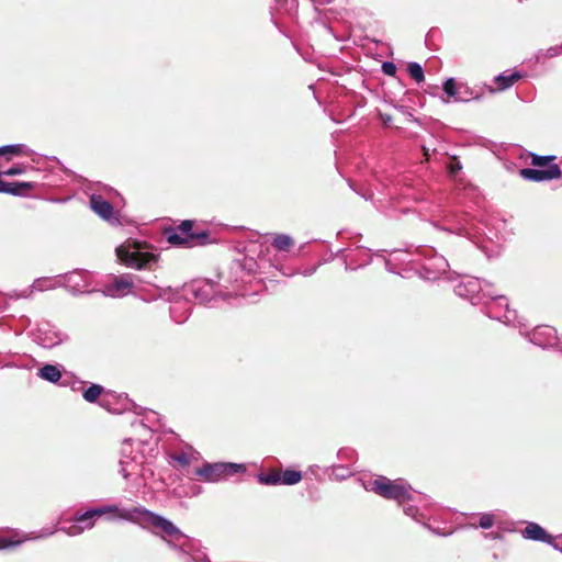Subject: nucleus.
<instances>
[{"label":"nucleus","instance_id":"nucleus-27","mask_svg":"<svg viewBox=\"0 0 562 562\" xmlns=\"http://www.w3.org/2000/svg\"><path fill=\"white\" fill-rule=\"evenodd\" d=\"M423 150H424L425 156L428 157V150L425 147L423 148Z\"/></svg>","mask_w":562,"mask_h":562},{"label":"nucleus","instance_id":"nucleus-13","mask_svg":"<svg viewBox=\"0 0 562 562\" xmlns=\"http://www.w3.org/2000/svg\"><path fill=\"white\" fill-rule=\"evenodd\" d=\"M294 245L292 237L285 234H279L274 237L272 246L280 251H288Z\"/></svg>","mask_w":562,"mask_h":562},{"label":"nucleus","instance_id":"nucleus-9","mask_svg":"<svg viewBox=\"0 0 562 562\" xmlns=\"http://www.w3.org/2000/svg\"><path fill=\"white\" fill-rule=\"evenodd\" d=\"M90 206L99 216H101L104 220L111 218L113 214V206L112 204L104 200L101 195H91L90 198Z\"/></svg>","mask_w":562,"mask_h":562},{"label":"nucleus","instance_id":"nucleus-16","mask_svg":"<svg viewBox=\"0 0 562 562\" xmlns=\"http://www.w3.org/2000/svg\"><path fill=\"white\" fill-rule=\"evenodd\" d=\"M531 165L536 167H543L552 165L551 162L555 159V156H539L536 154H531Z\"/></svg>","mask_w":562,"mask_h":562},{"label":"nucleus","instance_id":"nucleus-26","mask_svg":"<svg viewBox=\"0 0 562 562\" xmlns=\"http://www.w3.org/2000/svg\"><path fill=\"white\" fill-rule=\"evenodd\" d=\"M115 288L119 291L130 290L132 288V283L128 280L119 279V280H115Z\"/></svg>","mask_w":562,"mask_h":562},{"label":"nucleus","instance_id":"nucleus-18","mask_svg":"<svg viewBox=\"0 0 562 562\" xmlns=\"http://www.w3.org/2000/svg\"><path fill=\"white\" fill-rule=\"evenodd\" d=\"M22 145H8L0 147V156L10 154V155H21L22 154Z\"/></svg>","mask_w":562,"mask_h":562},{"label":"nucleus","instance_id":"nucleus-24","mask_svg":"<svg viewBox=\"0 0 562 562\" xmlns=\"http://www.w3.org/2000/svg\"><path fill=\"white\" fill-rule=\"evenodd\" d=\"M382 71L387 76H394L396 72V66L391 61H385L382 64Z\"/></svg>","mask_w":562,"mask_h":562},{"label":"nucleus","instance_id":"nucleus-3","mask_svg":"<svg viewBox=\"0 0 562 562\" xmlns=\"http://www.w3.org/2000/svg\"><path fill=\"white\" fill-rule=\"evenodd\" d=\"M246 471L244 464L237 463H206L202 468L196 469L195 474L207 482H217L229 475Z\"/></svg>","mask_w":562,"mask_h":562},{"label":"nucleus","instance_id":"nucleus-2","mask_svg":"<svg viewBox=\"0 0 562 562\" xmlns=\"http://www.w3.org/2000/svg\"><path fill=\"white\" fill-rule=\"evenodd\" d=\"M134 512L138 513L153 527V533L156 536L164 538L166 535L176 539L182 537L180 529L165 517L145 508H135Z\"/></svg>","mask_w":562,"mask_h":562},{"label":"nucleus","instance_id":"nucleus-5","mask_svg":"<svg viewBox=\"0 0 562 562\" xmlns=\"http://www.w3.org/2000/svg\"><path fill=\"white\" fill-rule=\"evenodd\" d=\"M302 473L300 471L286 469H269L267 472L258 474V481L263 485H294L301 482Z\"/></svg>","mask_w":562,"mask_h":562},{"label":"nucleus","instance_id":"nucleus-20","mask_svg":"<svg viewBox=\"0 0 562 562\" xmlns=\"http://www.w3.org/2000/svg\"><path fill=\"white\" fill-rule=\"evenodd\" d=\"M379 117L380 120L382 121L383 125L386 126V127H397L395 124H394V117L393 115L389 114V113H383V112H379Z\"/></svg>","mask_w":562,"mask_h":562},{"label":"nucleus","instance_id":"nucleus-7","mask_svg":"<svg viewBox=\"0 0 562 562\" xmlns=\"http://www.w3.org/2000/svg\"><path fill=\"white\" fill-rule=\"evenodd\" d=\"M116 510V506H105L101 508H95L77 516L75 520L76 522H86V528L91 529L94 526V521L92 520L94 517H100L104 514L114 513ZM83 530L85 527L74 524L68 528L67 533L69 536H77L80 535Z\"/></svg>","mask_w":562,"mask_h":562},{"label":"nucleus","instance_id":"nucleus-21","mask_svg":"<svg viewBox=\"0 0 562 562\" xmlns=\"http://www.w3.org/2000/svg\"><path fill=\"white\" fill-rule=\"evenodd\" d=\"M479 525L484 528V529H488L491 528L493 525H494V517L492 515H483L481 518H480V522Z\"/></svg>","mask_w":562,"mask_h":562},{"label":"nucleus","instance_id":"nucleus-19","mask_svg":"<svg viewBox=\"0 0 562 562\" xmlns=\"http://www.w3.org/2000/svg\"><path fill=\"white\" fill-rule=\"evenodd\" d=\"M443 91L449 95V97H454L457 94V83H456V80L453 78H449L445 81L443 83Z\"/></svg>","mask_w":562,"mask_h":562},{"label":"nucleus","instance_id":"nucleus-10","mask_svg":"<svg viewBox=\"0 0 562 562\" xmlns=\"http://www.w3.org/2000/svg\"><path fill=\"white\" fill-rule=\"evenodd\" d=\"M525 536L532 540L544 541L551 543L552 536H550L541 526L530 522L524 531Z\"/></svg>","mask_w":562,"mask_h":562},{"label":"nucleus","instance_id":"nucleus-4","mask_svg":"<svg viewBox=\"0 0 562 562\" xmlns=\"http://www.w3.org/2000/svg\"><path fill=\"white\" fill-rule=\"evenodd\" d=\"M135 249L131 250L130 246H120L116 248L117 258L126 266L143 269L150 267L151 262H157L158 257L151 252H142L139 247L134 245Z\"/></svg>","mask_w":562,"mask_h":562},{"label":"nucleus","instance_id":"nucleus-22","mask_svg":"<svg viewBox=\"0 0 562 562\" xmlns=\"http://www.w3.org/2000/svg\"><path fill=\"white\" fill-rule=\"evenodd\" d=\"M448 168H449L450 175L454 176L461 170L462 166H461L460 161L457 159V157H452Z\"/></svg>","mask_w":562,"mask_h":562},{"label":"nucleus","instance_id":"nucleus-25","mask_svg":"<svg viewBox=\"0 0 562 562\" xmlns=\"http://www.w3.org/2000/svg\"><path fill=\"white\" fill-rule=\"evenodd\" d=\"M23 172H24V168L22 166H14V167H11L8 170L1 172V176L5 175V176L12 177V176L21 175Z\"/></svg>","mask_w":562,"mask_h":562},{"label":"nucleus","instance_id":"nucleus-12","mask_svg":"<svg viewBox=\"0 0 562 562\" xmlns=\"http://www.w3.org/2000/svg\"><path fill=\"white\" fill-rule=\"evenodd\" d=\"M520 74L514 72L512 75H499L496 77L495 82L497 85V90L502 91L509 87H512L517 80L520 79Z\"/></svg>","mask_w":562,"mask_h":562},{"label":"nucleus","instance_id":"nucleus-15","mask_svg":"<svg viewBox=\"0 0 562 562\" xmlns=\"http://www.w3.org/2000/svg\"><path fill=\"white\" fill-rule=\"evenodd\" d=\"M409 76L416 81V82H423L425 79L424 71L422 66L418 63H409L407 67Z\"/></svg>","mask_w":562,"mask_h":562},{"label":"nucleus","instance_id":"nucleus-17","mask_svg":"<svg viewBox=\"0 0 562 562\" xmlns=\"http://www.w3.org/2000/svg\"><path fill=\"white\" fill-rule=\"evenodd\" d=\"M172 460L177 462V464L181 468L189 467L191 463V458L186 452L176 453L172 456Z\"/></svg>","mask_w":562,"mask_h":562},{"label":"nucleus","instance_id":"nucleus-1","mask_svg":"<svg viewBox=\"0 0 562 562\" xmlns=\"http://www.w3.org/2000/svg\"><path fill=\"white\" fill-rule=\"evenodd\" d=\"M194 222L182 221L177 227L164 229V236L170 245L178 247L204 246L211 241L210 232L205 229H193Z\"/></svg>","mask_w":562,"mask_h":562},{"label":"nucleus","instance_id":"nucleus-14","mask_svg":"<svg viewBox=\"0 0 562 562\" xmlns=\"http://www.w3.org/2000/svg\"><path fill=\"white\" fill-rule=\"evenodd\" d=\"M103 392V386L100 384H91L87 390H85L82 396L85 401L89 403H94L100 397Z\"/></svg>","mask_w":562,"mask_h":562},{"label":"nucleus","instance_id":"nucleus-8","mask_svg":"<svg viewBox=\"0 0 562 562\" xmlns=\"http://www.w3.org/2000/svg\"><path fill=\"white\" fill-rule=\"evenodd\" d=\"M519 175L521 178L533 181V182H541V181H548L553 179H559L562 175L561 169L559 165L553 164L549 165V168L544 170L539 169H531V168H524L520 169Z\"/></svg>","mask_w":562,"mask_h":562},{"label":"nucleus","instance_id":"nucleus-6","mask_svg":"<svg viewBox=\"0 0 562 562\" xmlns=\"http://www.w3.org/2000/svg\"><path fill=\"white\" fill-rule=\"evenodd\" d=\"M371 491L378 495L386 498L394 499L400 503L404 502L407 497L406 488L385 476H380L371 483Z\"/></svg>","mask_w":562,"mask_h":562},{"label":"nucleus","instance_id":"nucleus-23","mask_svg":"<svg viewBox=\"0 0 562 562\" xmlns=\"http://www.w3.org/2000/svg\"><path fill=\"white\" fill-rule=\"evenodd\" d=\"M20 544V541H14L12 539L0 537V550L12 548Z\"/></svg>","mask_w":562,"mask_h":562},{"label":"nucleus","instance_id":"nucleus-11","mask_svg":"<svg viewBox=\"0 0 562 562\" xmlns=\"http://www.w3.org/2000/svg\"><path fill=\"white\" fill-rule=\"evenodd\" d=\"M38 375L43 380L56 383L61 378V371L54 364H45L40 369Z\"/></svg>","mask_w":562,"mask_h":562}]
</instances>
